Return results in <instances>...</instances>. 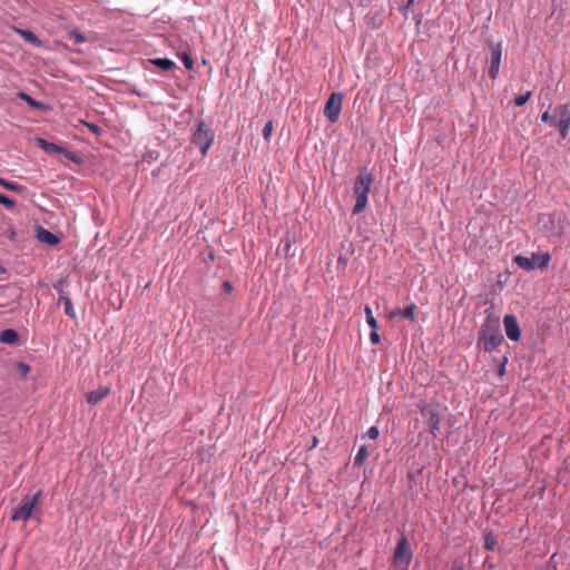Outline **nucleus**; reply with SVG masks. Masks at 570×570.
<instances>
[{"instance_id":"1","label":"nucleus","mask_w":570,"mask_h":570,"mask_svg":"<svg viewBox=\"0 0 570 570\" xmlns=\"http://www.w3.org/2000/svg\"><path fill=\"white\" fill-rule=\"evenodd\" d=\"M372 183V174L365 167L360 169L353 184V194L355 197V205L353 207L354 215L365 209Z\"/></svg>"},{"instance_id":"2","label":"nucleus","mask_w":570,"mask_h":570,"mask_svg":"<svg viewBox=\"0 0 570 570\" xmlns=\"http://www.w3.org/2000/svg\"><path fill=\"white\" fill-rule=\"evenodd\" d=\"M412 557L413 553L409 540L404 534H402L391 558V566L393 570H409Z\"/></svg>"},{"instance_id":"3","label":"nucleus","mask_w":570,"mask_h":570,"mask_svg":"<svg viewBox=\"0 0 570 570\" xmlns=\"http://www.w3.org/2000/svg\"><path fill=\"white\" fill-rule=\"evenodd\" d=\"M552 126L559 130L560 137L566 139L570 129V106L559 105L552 112Z\"/></svg>"},{"instance_id":"4","label":"nucleus","mask_w":570,"mask_h":570,"mask_svg":"<svg viewBox=\"0 0 570 570\" xmlns=\"http://www.w3.org/2000/svg\"><path fill=\"white\" fill-rule=\"evenodd\" d=\"M214 141V132L209 129L204 121H199L196 130L191 136V142L200 149L205 156Z\"/></svg>"},{"instance_id":"5","label":"nucleus","mask_w":570,"mask_h":570,"mask_svg":"<svg viewBox=\"0 0 570 570\" xmlns=\"http://www.w3.org/2000/svg\"><path fill=\"white\" fill-rule=\"evenodd\" d=\"M41 494H42V492L38 491L32 497H24L21 500V502L18 505V508L12 513L11 519L13 521L21 520V521L26 522L31 517L33 509L38 505V503L40 501V498H41Z\"/></svg>"},{"instance_id":"6","label":"nucleus","mask_w":570,"mask_h":570,"mask_svg":"<svg viewBox=\"0 0 570 570\" xmlns=\"http://www.w3.org/2000/svg\"><path fill=\"white\" fill-rule=\"evenodd\" d=\"M343 98L344 96L342 92H333L330 95L325 104L324 115L332 124L336 122L340 118Z\"/></svg>"},{"instance_id":"7","label":"nucleus","mask_w":570,"mask_h":570,"mask_svg":"<svg viewBox=\"0 0 570 570\" xmlns=\"http://www.w3.org/2000/svg\"><path fill=\"white\" fill-rule=\"evenodd\" d=\"M480 342L483 344V348L487 352H492L499 345H501V343L503 342V336L499 331H494L492 333L482 331Z\"/></svg>"},{"instance_id":"8","label":"nucleus","mask_w":570,"mask_h":570,"mask_svg":"<svg viewBox=\"0 0 570 570\" xmlns=\"http://www.w3.org/2000/svg\"><path fill=\"white\" fill-rule=\"evenodd\" d=\"M420 412L424 417L428 419L430 432L435 436L441 425V417L439 413L428 405L420 406Z\"/></svg>"},{"instance_id":"9","label":"nucleus","mask_w":570,"mask_h":570,"mask_svg":"<svg viewBox=\"0 0 570 570\" xmlns=\"http://www.w3.org/2000/svg\"><path fill=\"white\" fill-rule=\"evenodd\" d=\"M502 56V47L501 43L491 46V58H490V67H489V77L491 79H495L499 75L500 63Z\"/></svg>"},{"instance_id":"10","label":"nucleus","mask_w":570,"mask_h":570,"mask_svg":"<svg viewBox=\"0 0 570 570\" xmlns=\"http://www.w3.org/2000/svg\"><path fill=\"white\" fill-rule=\"evenodd\" d=\"M503 325L507 336L512 341H519L521 336L520 326L514 315L509 314L503 318Z\"/></svg>"},{"instance_id":"11","label":"nucleus","mask_w":570,"mask_h":570,"mask_svg":"<svg viewBox=\"0 0 570 570\" xmlns=\"http://www.w3.org/2000/svg\"><path fill=\"white\" fill-rule=\"evenodd\" d=\"M110 389L108 386H99L98 389L89 392L86 395L87 402L91 405L98 404L102 401L107 395H109Z\"/></svg>"},{"instance_id":"12","label":"nucleus","mask_w":570,"mask_h":570,"mask_svg":"<svg viewBox=\"0 0 570 570\" xmlns=\"http://www.w3.org/2000/svg\"><path fill=\"white\" fill-rule=\"evenodd\" d=\"M415 309H416V305L412 303L402 309L397 308L395 311H392L389 315V318L392 320L395 316H402L404 318L410 320L411 322H415Z\"/></svg>"},{"instance_id":"13","label":"nucleus","mask_w":570,"mask_h":570,"mask_svg":"<svg viewBox=\"0 0 570 570\" xmlns=\"http://www.w3.org/2000/svg\"><path fill=\"white\" fill-rule=\"evenodd\" d=\"M37 237L40 242L51 246L59 243V237L57 235L42 227L37 230Z\"/></svg>"},{"instance_id":"14","label":"nucleus","mask_w":570,"mask_h":570,"mask_svg":"<svg viewBox=\"0 0 570 570\" xmlns=\"http://www.w3.org/2000/svg\"><path fill=\"white\" fill-rule=\"evenodd\" d=\"M19 341L18 333L8 328L0 333V342L4 344H17Z\"/></svg>"},{"instance_id":"15","label":"nucleus","mask_w":570,"mask_h":570,"mask_svg":"<svg viewBox=\"0 0 570 570\" xmlns=\"http://www.w3.org/2000/svg\"><path fill=\"white\" fill-rule=\"evenodd\" d=\"M18 97L21 100L26 101L33 109H38V110H47L48 109V106L46 104L35 100L31 96H29L24 92H19Z\"/></svg>"},{"instance_id":"16","label":"nucleus","mask_w":570,"mask_h":570,"mask_svg":"<svg viewBox=\"0 0 570 570\" xmlns=\"http://www.w3.org/2000/svg\"><path fill=\"white\" fill-rule=\"evenodd\" d=\"M532 258H533V262H535V267H538L540 269L547 268L551 261V256L548 252L540 253V254L533 253Z\"/></svg>"},{"instance_id":"17","label":"nucleus","mask_w":570,"mask_h":570,"mask_svg":"<svg viewBox=\"0 0 570 570\" xmlns=\"http://www.w3.org/2000/svg\"><path fill=\"white\" fill-rule=\"evenodd\" d=\"M513 262L518 265V267L525 271H531L535 267V262H533L532 257L528 258L522 255H517L514 256Z\"/></svg>"},{"instance_id":"18","label":"nucleus","mask_w":570,"mask_h":570,"mask_svg":"<svg viewBox=\"0 0 570 570\" xmlns=\"http://www.w3.org/2000/svg\"><path fill=\"white\" fill-rule=\"evenodd\" d=\"M59 303H62L63 305V312L67 316H69L70 318H76L77 315H76V312L72 307V303H71V299L67 296H63L61 295L59 297Z\"/></svg>"},{"instance_id":"19","label":"nucleus","mask_w":570,"mask_h":570,"mask_svg":"<svg viewBox=\"0 0 570 570\" xmlns=\"http://www.w3.org/2000/svg\"><path fill=\"white\" fill-rule=\"evenodd\" d=\"M149 62L164 71L173 70L176 67L175 62L169 59H150Z\"/></svg>"},{"instance_id":"20","label":"nucleus","mask_w":570,"mask_h":570,"mask_svg":"<svg viewBox=\"0 0 570 570\" xmlns=\"http://www.w3.org/2000/svg\"><path fill=\"white\" fill-rule=\"evenodd\" d=\"M19 35L29 43H32L37 47L41 46L40 39L29 30H18Z\"/></svg>"},{"instance_id":"21","label":"nucleus","mask_w":570,"mask_h":570,"mask_svg":"<svg viewBox=\"0 0 570 570\" xmlns=\"http://www.w3.org/2000/svg\"><path fill=\"white\" fill-rule=\"evenodd\" d=\"M368 455H370V453L367 451V448L365 445L360 446V449L355 455V459H354V464L362 465L366 461Z\"/></svg>"},{"instance_id":"22","label":"nucleus","mask_w":570,"mask_h":570,"mask_svg":"<svg viewBox=\"0 0 570 570\" xmlns=\"http://www.w3.org/2000/svg\"><path fill=\"white\" fill-rule=\"evenodd\" d=\"M364 313H365L366 323L368 324V326L372 330H377L379 328L377 322H376L375 317L373 316L372 309H371V307L368 305H366L364 307Z\"/></svg>"},{"instance_id":"23","label":"nucleus","mask_w":570,"mask_h":570,"mask_svg":"<svg viewBox=\"0 0 570 570\" xmlns=\"http://www.w3.org/2000/svg\"><path fill=\"white\" fill-rule=\"evenodd\" d=\"M497 546V539L492 532H487L484 534V548L488 551H493Z\"/></svg>"},{"instance_id":"24","label":"nucleus","mask_w":570,"mask_h":570,"mask_svg":"<svg viewBox=\"0 0 570 570\" xmlns=\"http://www.w3.org/2000/svg\"><path fill=\"white\" fill-rule=\"evenodd\" d=\"M0 186L4 187L8 190L21 193L23 190V186L18 185L16 183L8 181L3 178H0Z\"/></svg>"},{"instance_id":"25","label":"nucleus","mask_w":570,"mask_h":570,"mask_svg":"<svg viewBox=\"0 0 570 570\" xmlns=\"http://www.w3.org/2000/svg\"><path fill=\"white\" fill-rule=\"evenodd\" d=\"M68 39L72 41L76 45L83 43L86 41V38L82 33L79 31L72 30L68 33Z\"/></svg>"},{"instance_id":"26","label":"nucleus","mask_w":570,"mask_h":570,"mask_svg":"<svg viewBox=\"0 0 570 570\" xmlns=\"http://www.w3.org/2000/svg\"><path fill=\"white\" fill-rule=\"evenodd\" d=\"M38 145L46 151H59L60 150V147H58L57 145H55L52 142H48L45 139H39Z\"/></svg>"},{"instance_id":"27","label":"nucleus","mask_w":570,"mask_h":570,"mask_svg":"<svg viewBox=\"0 0 570 570\" xmlns=\"http://www.w3.org/2000/svg\"><path fill=\"white\" fill-rule=\"evenodd\" d=\"M532 92L531 91H527L524 95H520V96H517L514 97L513 99V104L518 107L520 106H523L528 102V100L530 99Z\"/></svg>"},{"instance_id":"28","label":"nucleus","mask_w":570,"mask_h":570,"mask_svg":"<svg viewBox=\"0 0 570 570\" xmlns=\"http://www.w3.org/2000/svg\"><path fill=\"white\" fill-rule=\"evenodd\" d=\"M179 57L187 70H191L194 68V59L190 55L184 52Z\"/></svg>"},{"instance_id":"29","label":"nucleus","mask_w":570,"mask_h":570,"mask_svg":"<svg viewBox=\"0 0 570 570\" xmlns=\"http://www.w3.org/2000/svg\"><path fill=\"white\" fill-rule=\"evenodd\" d=\"M273 129H274V126H273V121L272 120H268L264 128H263V137L266 141H269L271 139V136H272V132H273Z\"/></svg>"},{"instance_id":"30","label":"nucleus","mask_w":570,"mask_h":570,"mask_svg":"<svg viewBox=\"0 0 570 570\" xmlns=\"http://www.w3.org/2000/svg\"><path fill=\"white\" fill-rule=\"evenodd\" d=\"M17 370L22 376H27L30 372V366L23 362L17 363Z\"/></svg>"},{"instance_id":"31","label":"nucleus","mask_w":570,"mask_h":570,"mask_svg":"<svg viewBox=\"0 0 570 570\" xmlns=\"http://www.w3.org/2000/svg\"><path fill=\"white\" fill-rule=\"evenodd\" d=\"M0 204L4 205L7 208H12L14 206V202L2 194H0Z\"/></svg>"},{"instance_id":"32","label":"nucleus","mask_w":570,"mask_h":570,"mask_svg":"<svg viewBox=\"0 0 570 570\" xmlns=\"http://www.w3.org/2000/svg\"><path fill=\"white\" fill-rule=\"evenodd\" d=\"M450 570H464V562L462 559L458 558L452 561Z\"/></svg>"},{"instance_id":"33","label":"nucleus","mask_w":570,"mask_h":570,"mask_svg":"<svg viewBox=\"0 0 570 570\" xmlns=\"http://www.w3.org/2000/svg\"><path fill=\"white\" fill-rule=\"evenodd\" d=\"M379 435H380V431L376 426H371L366 432V436H368L372 440H376L379 438Z\"/></svg>"},{"instance_id":"34","label":"nucleus","mask_w":570,"mask_h":570,"mask_svg":"<svg viewBox=\"0 0 570 570\" xmlns=\"http://www.w3.org/2000/svg\"><path fill=\"white\" fill-rule=\"evenodd\" d=\"M370 341L373 345H377L381 342V337L377 333V330H372L370 333Z\"/></svg>"},{"instance_id":"35","label":"nucleus","mask_w":570,"mask_h":570,"mask_svg":"<svg viewBox=\"0 0 570 570\" xmlns=\"http://www.w3.org/2000/svg\"><path fill=\"white\" fill-rule=\"evenodd\" d=\"M541 120L544 122L549 121L552 125V115H550L549 110L541 114Z\"/></svg>"},{"instance_id":"36","label":"nucleus","mask_w":570,"mask_h":570,"mask_svg":"<svg viewBox=\"0 0 570 570\" xmlns=\"http://www.w3.org/2000/svg\"><path fill=\"white\" fill-rule=\"evenodd\" d=\"M505 363H507V357H503V361L501 362V364L499 366V371H498V374L500 376H502L505 372Z\"/></svg>"},{"instance_id":"37","label":"nucleus","mask_w":570,"mask_h":570,"mask_svg":"<svg viewBox=\"0 0 570 570\" xmlns=\"http://www.w3.org/2000/svg\"><path fill=\"white\" fill-rule=\"evenodd\" d=\"M86 126L89 128L90 131H92L95 134L100 132V128L95 124H86Z\"/></svg>"},{"instance_id":"38","label":"nucleus","mask_w":570,"mask_h":570,"mask_svg":"<svg viewBox=\"0 0 570 570\" xmlns=\"http://www.w3.org/2000/svg\"><path fill=\"white\" fill-rule=\"evenodd\" d=\"M233 285L230 282H224L223 283V289L226 292V293H230L233 291Z\"/></svg>"},{"instance_id":"39","label":"nucleus","mask_w":570,"mask_h":570,"mask_svg":"<svg viewBox=\"0 0 570 570\" xmlns=\"http://www.w3.org/2000/svg\"><path fill=\"white\" fill-rule=\"evenodd\" d=\"M318 443V440L316 436L313 438L312 448H315Z\"/></svg>"},{"instance_id":"40","label":"nucleus","mask_w":570,"mask_h":570,"mask_svg":"<svg viewBox=\"0 0 570 570\" xmlns=\"http://www.w3.org/2000/svg\"><path fill=\"white\" fill-rule=\"evenodd\" d=\"M552 570H557L556 568H553Z\"/></svg>"}]
</instances>
